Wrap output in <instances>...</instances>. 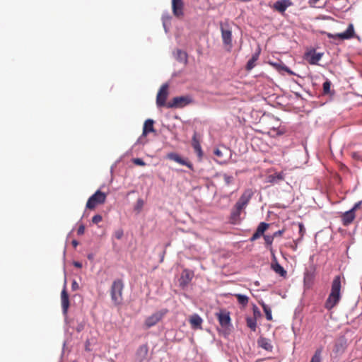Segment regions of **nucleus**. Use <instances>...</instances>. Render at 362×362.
<instances>
[{"label": "nucleus", "mask_w": 362, "mask_h": 362, "mask_svg": "<svg viewBox=\"0 0 362 362\" xmlns=\"http://www.w3.org/2000/svg\"><path fill=\"white\" fill-rule=\"evenodd\" d=\"M254 192L251 189H247L243 192L231 211L232 220L237 221L239 218L242 211L246 208Z\"/></svg>", "instance_id": "1"}, {"label": "nucleus", "mask_w": 362, "mask_h": 362, "mask_svg": "<svg viewBox=\"0 0 362 362\" xmlns=\"http://www.w3.org/2000/svg\"><path fill=\"white\" fill-rule=\"evenodd\" d=\"M341 278L336 276L332 284L331 292L325 302V307L327 310L332 309L339 301L341 295Z\"/></svg>", "instance_id": "2"}, {"label": "nucleus", "mask_w": 362, "mask_h": 362, "mask_svg": "<svg viewBox=\"0 0 362 362\" xmlns=\"http://www.w3.org/2000/svg\"><path fill=\"white\" fill-rule=\"evenodd\" d=\"M123 288L124 284L121 279H117L112 282L110 290V295L112 300L116 305H119L122 303Z\"/></svg>", "instance_id": "3"}, {"label": "nucleus", "mask_w": 362, "mask_h": 362, "mask_svg": "<svg viewBox=\"0 0 362 362\" xmlns=\"http://www.w3.org/2000/svg\"><path fill=\"white\" fill-rule=\"evenodd\" d=\"M107 194L100 190H97L87 201L86 207L88 209L93 210L98 205L105 202Z\"/></svg>", "instance_id": "4"}, {"label": "nucleus", "mask_w": 362, "mask_h": 362, "mask_svg": "<svg viewBox=\"0 0 362 362\" xmlns=\"http://www.w3.org/2000/svg\"><path fill=\"white\" fill-rule=\"evenodd\" d=\"M192 102V99L189 95L175 97L171 101L168 103L166 107L168 108H182Z\"/></svg>", "instance_id": "5"}, {"label": "nucleus", "mask_w": 362, "mask_h": 362, "mask_svg": "<svg viewBox=\"0 0 362 362\" xmlns=\"http://www.w3.org/2000/svg\"><path fill=\"white\" fill-rule=\"evenodd\" d=\"M167 313V309H163L161 310L154 313L151 316L148 317L144 322L146 328L148 329L156 325L158 322H160L163 319V317L166 315Z\"/></svg>", "instance_id": "6"}, {"label": "nucleus", "mask_w": 362, "mask_h": 362, "mask_svg": "<svg viewBox=\"0 0 362 362\" xmlns=\"http://www.w3.org/2000/svg\"><path fill=\"white\" fill-rule=\"evenodd\" d=\"M329 38L339 39V40H349L354 37V25L350 23L345 32L341 33L332 34L327 33Z\"/></svg>", "instance_id": "7"}, {"label": "nucleus", "mask_w": 362, "mask_h": 362, "mask_svg": "<svg viewBox=\"0 0 362 362\" xmlns=\"http://www.w3.org/2000/svg\"><path fill=\"white\" fill-rule=\"evenodd\" d=\"M168 95V86L163 84L160 87L156 97V104L158 107H166V99Z\"/></svg>", "instance_id": "8"}, {"label": "nucleus", "mask_w": 362, "mask_h": 362, "mask_svg": "<svg viewBox=\"0 0 362 362\" xmlns=\"http://www.w3.org/2000/svg\"><path fill=\"white\" fill-rule=\"evenodd\" d=\"M221 37L223 45L228 52H230L233 47L232 44V32L229 29H226L221 26Z\"/></svg>", "instance_id": "9"}, {"label": "nucleus", "mask_w": 362, "mask_h": 362, "mask_svg": "<svg viewBox=\"0 0 362 362\" xmlns=\"http://www.w3.org/2000/svg\"><path fill=\"white\" fill-rule=\"evenodd\" d=\"M184 7L182 0H172V11L175 17L181 18L184 16Z\"/></svg>", "instance_id": "10"}, {"label": "nucleus", "mask_w": 362, "mask_h": 362, "mask_svg": "<svg viewBox=\"0 0 362 362\" xmlns=\"http://www.w3.org/2000/svg\"><path fill=\"white\" fill-rule=\"evenodd\" d=\"M292 5L293 3L291 0H279L274 4L272 8L283 14L286 10Z\"/></svg>", "instance_id": "11"}, {"label": "nucleus", "mask_w": 362, "mask_h": 362, "mask_svg": "<svg viewBox=\"0 0 362 362\" xmlns=\"http://www.w3.org/2000/svg\"><path fill=\"white\" fill-rule=\"evenodd\" d=\"M194 277V272L189 269H184L180 279V285L182 287L187 286Z\"/></svg>", "instance_id": "12"}, {"label": "nucleus", "mask_w": 362, "mask_h": 362, "mask_svg": "<svg viewBox=\"0 0 362 362\" xmlns=\"http://www.w3.org/2000/svg\"><path fill=\"white\" fill-rule=\"evenodd\" d=\"M148 347L146 344L140 346L136 353V360L138 362H145L148 359Z\"/></svg>", "instance_id": "13"}, {"label": "nucleus", "mask_w": 362, "mask_h": 362, "mask_svg": "<svg viewBox=\"0 0 362 362\" xmlns=\"http://www.w3.org/2000/svg\"><path fill=\"white\" fill-rule=\"evenodd\" d=\"M322 55V53L316 52L315 50H313L306 52L305 59L310 64L316 65L318 64V62L321 59Z\"/></svg>", "instance_id": "14"}, {"label": "nucleus", "mask_w": 362, "mask_h": 362, "mask_svg": "<svg viewBox=\"0 0 362 362\" xmlns=\"http://www.w3.org/2000/svg\"><path fill=\"white\" fill-rule=\"evenodd\" d=\"M192 146L197 153L199 160H201L203 157V151L200 145V141L197 137V134L195 132L192 136Z\"/></svg>", "instance_id": "15"}, {"label": "nucleus", "mask_w": 362, "mask_h": 362, "mask_svg": "<svg viewBox=\"0 0 362 362\" xmlns=\"http://www.w3.org/2000/svg\"><path fill=\"white\" fill-rule=\"evenodd\" d=\"M269 226V223H267L265 222H261L259 224L256 231L254 233V234L250 238V241H252V242L255 241L257 239H258L259 238H260V236L264 234V233L268 229Z\"/></svg>", "instance_id": "16"}, {"label": "nucleus", "mask_w": 362, "mask_h": 362, "mask_svg": "<svg viewBox=\"0 0 362 362\" xmlns=\"http://www.w3.org/2000/svg\"><path fill=\"white\" fill-rule=\"evenodd\" d=\"M61 301L63 313L66 315L69 307V298L65 286L61 293Z\"/></svg>", "instance_id": "17"}, {"label": "nucleus", "mask_w": 362, "mask_h": 362, "mask_svg": "<svg viewBox=\"0 0 362 362\" xmlns=\"http://www.w3.org/2000/svg\"><path fill=\"white\" fill-rule=\"evenodd\" d=\"M167 158H169L170 160L177 162L179 164L185 165V166L188 167L189 169H192V164L189 162L185 160L176 153H168L167 155Z\"/></svg>", "instance_id": "18"}, {"label": "nucleus", "mask_w": 362, "mask_h": 362, "mask_svg": "<svg viewBox=\"0 0 362 362\" xmlns=\"http://www.w3.org/2000/svg\"><path fill=\"white\" fill-rule=\"evenodd\" d=\"M356 217L355 213L351 209L344 212L341 216V221L344 226L350 225Z\"/></svg>", "instance_id": "19"}, {"label": "nucleus", "mask_w": 362, "mask_h": 362, "mask_svg": "<svg viewBox=\"0 0 362 362\" xmlns=\"http://www.w3.org/2000/svg\"><path fill=\"white\" fill-rule=\"evenodd\" d=\"M189 321L191 325V327L193 329H202V324L203 320L199 315L194 314L191 315Z\"/></svg>", "instance_id": "20"}, {"label": "nucleus", "mask_w": 362, "mask_h": 362, "mask_svg": "<svg viewBox=\"0 0 362 362\" xmlns=\"http://www.w3.org/2000/svg\"><path fill=\"white\" fill-rule=\"evenodd\" d=\"M217 316L218 322L222 327H227L230 325V317L229 315V313L221 312L218 314H217Z\"/></svg>", "instance_id": "21"}, {"label": "nucleus", "mask_w": 362, "mask_h": 362, "mask_svg": "<svg viewBox=\"0 0 362 362\" xmlns=\"http://www.w3.org/2000/svg\"><path fill=\"white\" fill-rule=\"evenodd\" d=\"M257 343L260 347L267 351H272L273 349V346L272 345L270 340L267 338L260 337L258 339Z\"/></svg>", "instance_id": "22"}, {"label": "nucleus", "mask_w": 362, "mask_h": 362, "mask_svg": "<svg viewBox=\"0 0 362 362\" xmlns=\"http://www.w3.org/2000/svg\"><path fill=\"white\" fill-rule=\"evenodd\" d=\"M272 268L276 274H279L281 276L285 277L286 276V271L280 264H279L276 260L272 263Z\"/></svg>", "instance_id": "23"}, {"label": "nucleus", "mask_w": 362, "mask_h": 362, "mask_svg": "<svg viewBox=\"0 0 362 362\" xmlns=\"http://www.w3.org/2000/svg\"><path fill=\"white\" fill-rule=\"evenodd\" d=\"M153 120L148 119L145 121L143 128V135H146L149 132H153L155 131L153 128Z\"/></svg>", "instance_id": "24"}, {"label": "nucleus", "mask_w": 362, "mask_h": 362, "mask_svg": "<svg viewBox=\"0 0 362 362\" xmlns=\"http://www.w3.org/2000/svg\"><path fill=\"white\" fill-rule=\"evenodd\" d=\"M234 296L236 298L238 303L240 304L242 306L245 307L248 304L249 298L247 296L240 293H235L234 294Z\"/></svg>", "instance_id": "25"}, {"label": "nucleus", "mask_w": 362, "mask_h": 362, "mask_svg": "<svg viewBox=\"0 0 362 362\" xmlns=\"http://www.w3.org/2000/svg\"><path fill=\"white\" fill-rule=\"evenodd\" d=\"M247 326L253 332L256 331L257 328V319L255 317L246 318Z\"/></svg>", "instance_id": "26"}, {"label": "nucleus", "mask_w": 362, "mask_h": 362, "mask_svg": "<svg viewBox=\"0 0 362 362\" xmlns=\"http://www.w3.org/2000/svg\"><path fill=\"white\" fill-rule=\"evenodd\" d=\"M270 182H278L284 179V174L281 173H275L269 177Z\"/></svg>", "instance_id": "27"}, {"label": "nucleus", "mask_w": 362, "mask_h": 362, "mask_svg": "<svg viewBox=\"0 0 362 362\" xmlns=\"http://www.w3.org/2000/svg\"><path fill=\"white\" fill-rule=\"evenodd\" d=\"M260 305H262V307L263 308V310L265 313L267 320L269 321L272 320V315L271 308L263 302L261 303Z\"/></svg>", "instance_id": "28"}, {"label": "nucleus", "mask_w": 362, "mask_h": 362, "mask_svg": "<svg viewBox=\"0 0 362 362\" xmlns=\"http://www.w3.org/2000/svg\"><path fill=\"white\" fill-rule=\"evenodd\" d=\"M322 352V348H318L314 355L312 356L310 362H321V355Z\"/></svg>", "instance_id": "29"}, {"label": "nucleus", "mask_w": 362, "mask_h": 362, "mask_svg": "<svg viewBox=\"0 0 362 362\" xmlns=\"http://www.w3.org/2000/svg\"><path fill=\"white\" fill-rule=\"evenodd\" d=\"M259 55L257 54L253 55L252 58L247 62L246 65L247 70L250 71L255 66V62L258 59Z\"/></svg>", "instance_id": "30"}, {"label": "nucleus", "mask_w": 362, "mask_h": 362, "mask_svg": "<svg viewBox=\"0 0 362 362\" xmlns=\"http://www.w3.org/2000/svg\"><path fill=\"white\" fill-rule=\"evenodd\" d=\"M225 184L229 185L234 181V177L232 175H227L226 173L222 175Z\"/></svg>", "instance_id": "31"}, {"label": "nucleus", "mask_w": 362, "mask_h": 362, "mask_svg": "<svg viewBox=\"0 0 362 362\" xmlns=\"http://www.w3.org/2000/svg\"><path fill=\"white\" fill-rule=\"evenodd\" d=\"M144 203L143 199H139L135 205L134 210L136 211L137 212H140L144 206Z\"/></svg>", "instance_id": "32"}, {"label": "nucleus", "mask_w": 362, "mask_h": 362, "mask_svg": "<svg viewBox=\"0 0 362 362\" xmlns=\"http://www.w3.org/2000/svg\"><path fill=\"white\" fill-rule=\"evenodd\" d=\"M344 350V346L342 343L337 342L334 346V351L336 353L343 352Z\"/></svg>", "instance_id": "33"}, {"label": "nucleus", "mask_w": 362, "mask_h": 362, "mask_svg": "<svg viewBox=\"0 0 362 362\" xmlns=\"http://www.w3.org/2000/svg\"><path fill=\"white\" fill-rule=\"evenodd\" d=\"M264 239L265 240V243L267 246H271L274 241V236L272 235H264Z\"/></svg>", "instance_id": "34"}, {"label": "nucleus", "mask_w": 362, "mask_h": 362, "mask_svg": "<svg viewBox=\"0 0 362 362\" xmlns=\"http://www.w3.org/2000/svg\"><path fill=\"white\" fill-rule=\"evenodd\" d=\"M177 57L181 61H187V53L185 52H183L182 50H177Z\"/></svg>", "instance_id": "35"}, {"label": "nucleus", "mask_w": 362, "mask_h": 362, "mask_svg": "<svg viewBox=\"0 0 362 362\" xmlns=\"http://www.w3.org/2000/svg\"><path fill=\"white\" fill-rule=\"evenodd\" d=\"M331 87V82L329 81H326L322 86L323 88V92L325 93H329Z\"/></svg>", "instance_id": "36"}, {"label": "nucleus", "mask_w": 362, "mask_h": 362, "mask_svg": "<svg viewBox=\"0 0 362 362\" xmlns=\"http://www.w3.org/2000/svg\"><path fill=\"white\" fill-rule=\"evenodd\" d=\"M298 228H299V234H300V240L303 238V235L305 233V228L304 227V225L303 223H298Z\"/></svg>", "instance_id": "37"}, {"label": "nucleus", "mask_w": 362, "mask_h": 362, "mask_svg": "<svg viewBox=\"0 0 362 362\" xmlns=\"http://www.w3.org/2000/svg\"><path fill=\"white\" fill-rule=\"evenodd\" d=\"M103 220V217L100 214H96L92 218V222L95 224H98L101 222Z\"/></svg>", "instance_id": "38"}, {"label": "nucleus", "mask_w": 362, "mask_h": 362, "mask_svg": "<svg viewBox=\"0 0 362 362\" xmlns=\"http://www.w3.org/2000/svg\"><path fill=\"white\" fill-rule=\"evenodd\" d=\"M133 163L135 164V165H141V166H144L146 165V163H144V161L141 159V158H134L133 160Z\"/></svg>", "instance_id": "39"}, {"label": "nucleus", "mask_w": 362, "mask_h": 362, "mask_svg": "<svg viewBox=\"0 0 362 362\" xmlns=\"http://www.w3.org/2000/svg\"><path fill=\"white\" fill-rule=\"evenodd\" d=\"M253 317H255L256 319L257 317H259L261 315V313L256 305H254L253 307Z\"/></svg>", "instance_id": "40"}, {"label": "nucleus", "mask_w": 362, "mask_h": 362, "mask_svg": "<svg viewBox=\"0 0 362 362\" xmlns=\"http://www.w3.org/2000/svg\"><path fill=\"white\" fill-rule=\"evenodd\" d=\"M114 236L117 240L121 239L122 238V236H123V230H118L115 231V233H114Z\"/></svg>", "instance_id": "41"}, {"label": "nucleus", "mask_w": 362, "mask_h": 362, "mask_svg": "<svg viewBox=\"0 0 362 362\" xmlns=\"http://www.w3.org/2000/svg\"><path fill=\"white\" fill-rule=\"evenodd\" d=\"M362 204V201L356 202L351 210L355 213V211L360 209Z\"/></svg>", "instance_id": "42"}, {"label": "nucleus", "mask_w": 362, "mask_h": 362, "mask_svg": "<svg viewBox=\"0 0 362 362\" xmlns=\"http://www.w3.org/2000/svg\"><path fill=\"white\" fill-rule=\"evenodd\" d=\"M284 232H285L284 229L279 230L276 231L275 233H274L273 236L274 238L276 237H280L284 234Z\"/></svg>", "instance_id": "43"}, {"label": "nucleus", "mask_w": 362, "mask_h": 362, "mask_svg": "<svg viewBox=\"0 0 362 362\" xmlns=\"http://www.w3.org/2000/svg\"><path fill=\"white\" fill-rule=\"evenodd\" d=\"M85 232V226L83 225L79 226L78 230H77V234L79 235H81Z\"/></svg>", "instance_id": "44"}, {"label": "nucleus", "mask_w": 362, "mask_h": 362, "mask_svg": "<svg viewBox=\"0 0 362 362\" xmlns=\"http://www.w3.org/2000/svg\"><path fill=\"white\" fill-rule=\"evenodd\" d=\"M214 154L218 157L222 158L223 157V153L219 148H216L214 151Z\"/></svg>", "instance_id": "45"}, {"label": "nucleus", "mask_w": 362, "mask_h": 362, "mask_svg": "<svg viewBox=\"0 0 362 362\" xmlns=\"http://www.w3.org/2000/svg\"><path fill=\"white\" fill-rule=\"evenodd\" d=\"M320 0H309L308 1V4L310 5V7H315L316 6V4Z\"/></svg>", "instance_id": "46"}, {"label": "nucleus", "mask_w": 362, "mask_h": 362, "mask_svg": "<svg viewBox=\"0 0 362 362\" xmlns=\"http://www.w3.org/2000/svg\"><path fill=\"white\" fill-rule=\"evenodd\" d=\"M71 288L73 290H77L78 288V284L76 281L72 282Z\"/></svg>", "instance_id": "47"}, {"label": "nucleus", "mask_w": 362, "mask_h": 362, "mask_svg": "<svg viewBox=\"0 0 362 362\" xmlns=\"http://www.w3.org/2000/svg\"><path fill=\"white\" fill-rule=\"evenodd\" d=\"M74 267H77V268H81L82 267V264L79 262H74Z\"/></svg>", "instance_id": "48"}, {"label": "nucleus", "mask_w": 362, "mask_h": 362, "mask_svg": "<svg viewBox=\"0 0 362 362\" xmlns=\"http://www.w3.org/2000/svg\"><path fill=\"white\" fill-rule=\"evenodd\" d=\"M72 243V245H73L74 247H77V245H78V241H77V240H74L72 241V243Z\"/></svg>", "instance_id": "49"}, {"label": "nucleus", "mask_w": 362, "mask_h": 362, "mask_svg": "<svg viewBox=\"0 0 362 362\" xmlns=\"http://www.w3.org/2000/svg\"><path fill=\"white\" fill-rule=\"evenodd\" d=\"M284 69H285L286 71H287L290 74H293L288 67H285Z\"/></svg>", "instance_id": "50"}, {"label": "nucleus", "mask_w": 362, "mask_h": 362, "mask_svg": "<svg viewBox=\"0 0 362 362\" xmlns=\"http://www.w3.org/2000/svg\"><path fill=\"white\" fill-rule=\"evenodd\" d=\"M88 344L86 345V351H90V349H88Z\"/></svg>", "instance_id": "51"}]
</instances>
